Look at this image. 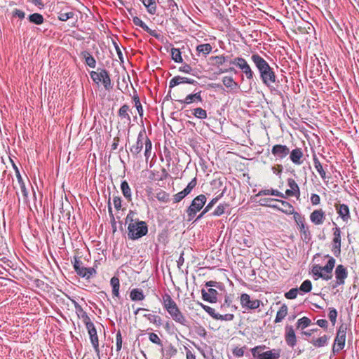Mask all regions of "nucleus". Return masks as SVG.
<instances>
[{
  "label": "nucleus",
  "instance_id": "obj_30",
  "mask_svg": "<svg viewBox=\"0 0 359 359\" xmlns=\"http://www.w3.org/2000/svg\"><path fill=\"white\" fill-rule=\"evenodd\" d=\"M142 1L149 14H156L157 9L156 0H142Z\"/></svg>",
  "mask_w": 359,
  "mask_h": 359
},
{
  "label": "nucleus",
  "instance_id": "obj_57",
  "mask_svg": "<svg viewBox=\"0 0 359 359\" xmlns=\"http://www.w3.org/2000/svg\"><path fill=\"white\" fill-rule=\"evenodd\" d=\"M74 16V13L69 11V12H60L58 14V19L60 21H67V20L72 18Z\"/></svg>",
  "mask_w": 359,
  "mask_h": 359
},
{
  "label": "nucleus",
  "instance_id": "obj_44",
  "mask_svg": "<svg viewBox=\"0 0 359 359\" xmlns=\"http://www.w3.org/2000/svg\"><path fill=\"white\" fill-rule=\"evenodd\" d=\"M132 99H133V100L135 102V107L137 109V111L138 112L139 116H140V118H142L143 117L144 110H143L142 105V104L140 102L139 96L137 95V93H135L133 95Z\"/></svg>",
  "mask_w": 359,
  "mask_h": 359
},
{
  "label": "nucleus",
  "instance_id": "obj_33",
  "mask_svg": "<svg viewBox=\"0 0 359 359\" xmlns=\"http://www.w3.org/2000/svg\"><path fill=\"white\" fill-rule=\"evenodd\" d=\"M223 84L231 90L238 88V84L233 80L231 76H224L222 79Z\"/></svg>",
  "mask_w": 359,
  "mask_h": 359
},
{
  "label": "nucleus",
  "instance_id": "obj_41",
  "mask_svg": "<svg viewBox=\"0 0 359 359\" xmlns=\"http://www.w3.org/2000/svg\"><path fill=\"white\" fill-rule=\"evenodd\" d=\"M229 63L231 65H234L241 70H242L243 67H245V65L248 64L246 60L241 57H236L233 60H229Z\"/></svg>",
  "mask_w": 359,
  "mask_h": 359
},
{
  "label": "nucleus",
  "instance_id": "obj_21",
  "mask_svg": "<svg viewBox=\"0 0 359 359\" xmlns=\"http://www.w3.org/2000/svg\"><path fill=\"white\" fill-rule=\"evenodd\" d=\"M326 257H329V260L325 266H321V269L325 276H327V277H329L325 278V280H329L332 278V271L334 267L336 261L335 259L332 257H330L329 255H327Z\"/></svg>",
  "mask_w": 359,
  "mask_h": 359
},
{
  "label": "nucleus",
  "instance_id": "obj_14",
  "mask_svg": "<svg viewBox=\"0 0 359 359\" xmlns=\"http://www.w3.org/2000/svg\"><path fill=\"white\" fill-rule=\"evenodd\" d=\"M334 206L337 213L343 222H348L351 219L350 209L346 204L336 203Z\"/></svg>",
  "mask_w": 359,
  "mask_h": 359
},
{
  "label": "nucleus",
  "instance_id": "obj_38",
  "mask_svg": "<svg viewBox=\"0 0 359 359\" xmlns=\"http://www.w3.org/2000/svg\"><path fill=\"white\" fill-rule=\"evenodd\" d=\"M329 339L330 337L325 334L318 339H312L311 342L315 347H323L327 345Z\"/></svg>",
  "mask_w": 359,
  "mask_h": 359
},
{
  "label": "nucleus",
  "instance_id": "obj_55",
  "mask_svg": "<svg viewBox=\"0 0 359 359\" xmlns=\"http://www.w3.org/2000/svg\"><path fill=\"white\" fill-rule=\"evenodd\" d=\"M312 289V284L311 280H306L300 285L299 290L304 292H309Z\"/></svg>",
  "mask_w": 359,
  "mask_h": 359
},
{
  "label": "nucleus",
  "instance_id": "obj_19",
  "mask_svg": "<svg viewBox=\"0 0 359 359\" xmlns=\"http://www.w3.org/2000/svg\"><path fill=\"white\" fill-rule=\"evenodd\" d=\"M325 219V213L322 209L313 210L310 215V220L315 225L322 224Z\"/></svg>",
  "mask_w": 359,
  "mask_h": 359
},
{
  "label": "nucleus",
  "instance_id": "obj_45",
  "mask_svg": "<svg viewBox=\"0 0 359 359\" xmlns=\"http://www.w3.org/2000/svg\"><path fill=\"white\" fill-rule=\"evenodd\" d=\"M192 115L199 119H205L207 118V111L201 107H197L192 111Z\"/></svg>",
  "mask_w": 359,
  "mask_h": 359
},
{
  "label": "nucleus",
  "instance_id": "obj_36",
  "mask_svg": "<svg viewBox=\"0 0 359 359\" xmlns=\"http://www.w3.org/2000/svg\"><path fill=\"white\" fill-rule=\"evenodd\" d=\"M143 316L146 318L151 323L154 324L157 327H159L162 325V319L157 315L147 313L144 314Z\"/></svg>",
  "mask_w": 359,
  "mask_h": 359
},
{
  "label": "nucleus",
  "instance_id": "obj_13",
  "mask_svg": "<svg viewBox=\"0 0 359 359\" xmlns=\"http://www.w3.org/2000/svg\"><path fill=\"white\" fill-rule=\"evenodd\" d=\"M290 153V148L285 144H275L271 149V154L277 160H283Z\"/></svg>",
  "mask_w": 359,
  "mask_h": 359
},
{
  "label": "nucleus",
  "instance_id": "obj_58",
  "mask_svg": "<svg viewBox=\"0 0 359 359\" xmlns=\"http://www.w3.org/2000/svg\"><path fill=\"white\" fill-rule=\"evenodd\" d=\"M167 6L169 9L171 10L172 15H173L175 14V13L178 12V6L177 3L174 0H168L167 1Z\"/></svg>",
  "mask_w": 359,
  "mask_h": 359
},
{
  "label": "nucleus",
  "instance_id": "obj_26",
  "mask_svg": "<svg viewBox=\"0 0 359 359\" xmlns=\"http://www.w3.org/2000/svg\"><path fill=\"white\" fill-rule=\"evenodd\" d=\"M81 56L85 60V62L88 66H89L91 68L95 67L96 60L88 51H82L81 53Z\"/></svg>",
  "mask_w": 359,
  "mask_h": 359
},
{
  "label": "nucleus",
  "instance_id": "obj_48",
  "mask_svg": "<svg viewBox=\"0 0 359 359\" xmlns=\"http://www.w3.org/2000/svg\"><path fill=\"white\" fill-rule=\"evenodd\" d=\"M229 207L227 203H220L216 209L212 212V216H221L225 212V210Z\"/></svg>",
  "mask_w": 359,
  "mask_h": 359
},
{
  "label": "nucleus",
  "instance_id": "obj_62",
  "mask_svg": "<svg viewBox=\"0 0 359 359\" xmlns=\"http://www.w3.org/2000/svg\"><path fill=\"white\" fill-rule=\"evenodd\" d=\"M170 177V175L167 170L164 168L161 169V172H160V175L157 174V177H155V180L158 181H163L166 180Z\"/></svg>",
  "mask_w": 359,
  "mask_h": 359
},
{
  "label": "nucleus",
  "instance_id": "obj_37",
  "mask_svg": "<svg viewBox=\"0 0 359 359\" xmlns=\"http://www.w3.org/2000/svg\"><path fill=\"white\" fill-rule=\"evenodd\" d=\"M110 284L112 287V294L114 297H119L120 282L118 278L116 276L112 277L110 280Z\"/></svg>",
  "mask_w": 359,
  "mask_h": 359
},
{
  "label": "nucleus",
  "instance_id": "obj_32",
  "mask_svg": "<svg viewBox=\"0 0 359 359\" xmlns=\"http://www.w3.org/2000/svg\"><path fill=\"white\" fill-rule=\"evenodd\" d=\"M27 19L29 22L36 25H42L45 20L43 16L38 13H34L33 14L29 15Z\"/></svg>",
  "mask_w": 359,
  "mask_h": 359
},
{
  "label": "nucleus",
  "instance_id": "obj_22",
  "mask_svg": "<svg viewBox=\"0 0 359 359\" xmlns=\"http://www.w3.org/2000/svg\"><path fill=\"white\" fill-rule=\"evenodd\" d=\"M177 102L182 104H190L194 102H202L203 98L201 97V91H198L194 94H189L183 100H177Z\"/></svg>",
  "mask_w": 359,
  "mask_h": 359
},
{
  "label": "nucleus",
  "instance_id": "obj_15",
  "mask_svg": "<svg viewBox=\"0 0 359 359\" xmlns=\"http://www.w3.org/2000/svg\"><path fill=\"white\" fill-rule=\"evenodd\" d=\"M285 340L290 347H294L297 344V337L292 325L285 326Z\"/></svg>",
  "mask_w": 359,
  "mask_h": 359
},
{
  "label": "nucleus",
  "instance_id": "obj_9",
  "mask_svg": "<svg viewBox=\"0 0 359 359\" xmlns=\"http://www.w3.org/2000/svg\"><path fill=\"white\" fill-rule=\"evenodd\" d=\"M333 225L334 226L332 229V231L333 233V239H332V252L336 257L339 256L341 253V229L337 226L335 222H333Z\"/></svg>",
  "mask_w": 359,
  "mask_h": 359
},
{
  "label": "nucleus",
  "instance_id": "obj_34",
  "mask_svg": "<svg viewBox=\"0 0 359 359\" xmlns=\"http://www.w3.org/2000/svg\"><path fill=\"white\" fill-rule=\"evenodd\" d=\"M121 189L123 193V195L127 199V201H131V200H132L131 189H130L127 181L124 180L121 182Z\"/></svg>",
  "mask_w": 359,
  "mask_h": 359
},
{
  "label": "nucleus",
  "instance_id": "obj_27",
  "mask_svg": "<svg viewBox=\"0 0 359 359\" xmlns=\"http://www.w3.org/2000/svg\"><path fill=\"white\" fill-rule=\"evenodd\" d=\"M298 229L301 233V238L302 241L306 243H309L311 239V234L309 226L306 225V224H305L302 225V226L299 227Z\"/></svg>",
  "mask_w": 359,
  "mask_h": 359
},
{
  "label": "nucleus",
  "instance_id": "obj_29",
  "mask_svg": "<svg viewBox=\"0 0 359 359\" xmlns=\"http://www.w3.org/2000/svg\"><path fill=\"white\" fill-rule=\"evenodd\" d=\"M130 298L132 301H142L145 299V295L141 289L135 288L130 291Z\"/></svg>",
  "mask_w": 359,
  "mask_h": 359
},
{
  "label": "nucleus",
  "instance_id": "obj_43",
  "mask_svg": "<svg viewBox=\"0 0 359 359\" xmlns=\"http://www.w3.org/2000/svg\"><path fill=\"white\" fill-rule=\"evenodd\" d=\"M149 339L151 342L161 347V352L162 354L164 353V349L163 348V342L159 338V337L154 332L149 333Z\"/></svg>",
  "mask_w": 359,
  "mask_h": 359
},
{
  "label": "nucleus",
  "instance_id": "obj_46",
  "mask_svg": "<svg viewBox=\"0 0 359 359\" xmlns=\"http://www.w3.org/2000/svg\"><path fill=\"white\" fill-rule=\"evenodd\" d=\"M311 323V320L308 317H303L299 319L297 322V327L301 330H304L309 327Z\"/></svg>",
  "mask_w": 359,
  "mask_h": 359
},
{
  "label": "nucleus",
  "instance_id": "obj_61",
  "mask_svg": "<svg viewBox=\"0 0 359 359\" xmlns=\"http://www.w3.org/2000/svg\"><path fill=\"white\" fill-rule=\"evenodd\" d=\"M100 69H97V71H91L90 72V76L92 80L97 84H99L101 82V77L100 76Z\"/></svg>",
  "mask_w": 359,
  "mask_h": 359
},
{
  "label": "nucleus",
  "instance_id": "obj_47",
  "mask_svg": "<svg viewBox=\"0 0 359 359\" xmlns=\"http://www.w3.org/2000/svg\"><path fill=\"white\" fill-rule=\"evenodd\" d=\"M312 273L314 276H316L315 279H318L319 278L325 280V278H328L327 276H325L323 272L322 271L321 266L319 264H316L312 268Z\"/></svg>",
  "mask_w": 359,
  "mask_h": 359
},
{
  "label": "nucleus",
  "instance_id": "obj_63",
  "mask_svg": "<svg viewBox=\"0 0 359 359\" xmlns=\"http://www.w3.org/2000/svg\"><path fill=\"white\" fill-rule=\"evenodd\" d=\"M298 294L297 288H292L288 292H285V297L288 299H294L297 297Z\"/></svg>",
  "mask_w": 359,
  "mask_h": 359
},
{
  "label": "nucleus",
  "instance_id": "obj_18",
  "mask_svg": "<svg viewBox=\"0 0 359 359\" xmlns=\"http://www.w3.org/2000/svg\"><path fill=\"white\" fill-rule=\"evenodd\" d=\"M182 83H189L196 86V84H198V82L192 79L182 77L180 76H175L170 81L169 88H172L175 86Z\"/></svg>",
  "mask_w": 359,
  "mask_h": 359
},
{
  "label": "nucleus",
  "instance_id": "obj_6",
  "mask_svg": "<svg viewBox=\"0 0 359 359\" xmlns=\"http://www.w3.org/2000/svg\"><path fill=\"white\" fill-rule=\"evenodd\" d=\"M207 198L204 194H201L194 198L191 205L187 210L188 221L192 220L196 213L199 212L205 204Z\"/></svg>",
  "mask_w": 359,
  "mask_h": 359
},
{
  "label": "nucleus",
  "instance_id": "obj_7",
  "mask_svg": "<svg viewBox=\"0 0 359 359\" xmlns=\"http://www.w3.org/2000/svg\"><path fill=\"white\" fill-rule=\"evenodd\" d=\"M74 269L79 276L89 279L93 274L96 273V271L93 267H85L82 261L77 257H74V259L72 261Z\"/></svg>",
  "mask_w": 359,
  "mask_h": 359
},
{
  "label": "nucleus",
  "instance_id": "obj_3",
  "mask_svg": "<svg viewBox=\"0 0 359 359\" xmlns=\"http://www.w3.org/2000/svg\"><path fill=\"white\" fill-rule=\"evenodd\" d=\"M162 304L163 309L169 313L172 319L177 323L188 327L189 320L179 309L177 303L168 293L162 296Z\"/></svg>",
  "mask_w": 359,
  "mask_h": 359
},
{
  "label": "nucleus",
  "instance_id": "obj_49",
  "mask_svg": "<svg viewBox=\"0 0 359 359\" xmlns=\"http://www.w3.org/2000/svg\"><path fill=\"white\" fill-rule=\"evenodd\" d=\"M266 346L264 345L257 346L251 349L252 355L254 358L259 359L261 358L262 353H263V351L265 349Z\"/></svg>",
  "mask_w": 359,
  "mask_h": 359
},
{
  "label": "nucleus",
  "instance_id": "obj_1",
  "mask_svg": "<svg viewBox=\"0 0 359 359\" xmlns=\"http://www.w3.org/2000/svg\"><path fill=\"white\" fill-rule=\"evenodd\" d=\"M251 60L257 67L262 83L267 87L271 88V84L276 82V75L273 68L258 53L251 55Z\"/></svg>",
  "mask_w": 359,
  "mask_h": 359
},
{
  "label": "nucleus",
  "instance_id": "obj_42",
  "mask_svg": "<svg viewBox=\"0 0 359 359\" xmlns=\"http://www.w3.org/2000/svg\"><path fill=\"white\" fill-rule=\"evenodd\" d=\"M212 46L210 43L200 44L196 47V51L204 55L209 54L212 51Z\"/></svg>",
  "mask_w": 359,
  "mask_h": 359
},
{
  "label": "nucleus",
  "instance_id": "obj_52",
  "mask_svg": "<svg viewBox=\"0 0 359 359\" xmlns=\"http://www.w3.org/2000/svg\"><path fill=\"white\" fill-rule=\"evenodd\" d=\"M292 215H293V217H294L295 222L298 225V228L302 226V225H304L306 224L305 218L301 214H299L297 212H294Z\"/></svg>",
  "mask_w": 359,
  "mask_h": 359
},
{
  "label": "nucleus",
  "instance_id": "obj_25",
  "mask_svg": "<svg viewBox=\"0 0 359 359\" xmlns=\"http://www.w3.org/2000/svg\"><path fill=\"white\" fill-rule=\"evenodd\" d=\"M100 76L104 88L106 90L111 89L113 86L108 71L105 69H100Z\"/></svg>",
  "mask_w": 359,
  "mask_h": 359
},
{
  "label": "nucleus",
  "instance_id": "obj_39",
  "mask_svg": "<svg viewBox=\"0 0 359 359\" xmlns=\"http://www.w3.org/2000/svg\"><path fill=\"white\" fill-rule=\"evenodd\" d=\"M17 180L18 182L20 187L21 192L24 196L25 200H26L28 198V191L27 190L25 183L22 179V177L20 172H17Z\"/></svg>",
  "mask_w": 359,
  "mask_h": 359
},
{
  "label": "nucleus",
  "instance_id": "obj_40",
  "mask_svg": "<svg viewBox=\"0 0 359 359\" xmlns=\"http://www.w3.org/2000/svg\"><path fill=\"white\" fill-rule=\"evenodd\" d=\"M209 60L212 62V65L217 67H219V66L226 62V57L224 55L211 56Z\"/></svg>",
  "mask_w": 359,
  "mask_h": 359
},
{
  "label": "nucleus",
  "instance_id": "obj_2",
  "mask_svg": "<svg viewBox=\"0 0 359 359\" xmlns=\"http://www.w3.org/2000/svg\"><path fill=\"white\" fill-rule=\"evenodd\" d=\"M128 226V237L130 240H137L148 233V226L144 221L136 218V213L130 210L126 217Z\"/></svg>",
  "mask_w": 359,
  "mask_h": 359
},
{
  "label": "nucleus",
  "instance_id": "obj_60",
  "mask_svg": "<svg viewBox=\"0 0 359 359\" xmlns=\"http://www.w3.org/2000/svg\"><path fill=\"white\" fill-rule=\"evenodd\" d=\"M241 71L245 74L248 79L251 80L253 79L254 73L248 64Z\"/></svg>",
  "mask_w": 359,
  "mask_h": 359
},
{
  "label": "nucleus",
  "instance_id": "obj_20",
  "mask_svg": "<svg viewBox=\"0 0 359 359\" xmlns=\"http://www.w3.org/2000/svg\"><path fill=\"white\" fill-rule=\"evenodd\" d=\"M287 185L290 189L286 190L285 194L289 196H295L298 198L300 196V189L295 180L292 178L287 179Z\"/></svg>",
  "mask_w": 359,
  "mask_h": 359
},
{
  "label": "nucleus",
  "instance_id": "obj_64",
  "mask_svg": "<svg viewBox=\"0 0 359 359\" xmlns=\"http://www.w3.org/2000/svg\"><path fill=\"white\" fill-rule=\"evenodd\" d=\"M166 355L169 357H172L177 353V348L171 344L168 345V346L165 349Z\"/></svg>",
  "mask_w": 359,
  "mask_h": 359
},
{
  "label": "nucleus",
  "instance_id": "obj_54",
  "mask_svg": "<svg viewBox=\"0 0 359 359\" xmlns=\"http://www.w3.org/2000/svg\"><path fill=\"white\" fill-rule=\"evenodd\" d=\"M156 198L159 201L168 203L170 201V195L164 191L157 193Z\"/></svg>",
  "mask_w": 359,
  "mask_h": 359
},
{
  "label": "nucleus",
  "instance_id": "obj_28",
  "mask_svg": "<svg viewBox=\"0 0 359 359\" xmlns=\"http://www.w3.org/2000/svg\"><path fill=\"white\" fill-rule=\"evenodd\" d=\"M288 308L285 304H282L279 310L277 311L276 318L274 320L275 323H280L287 315Z\"/></svg>",
  "mask_w": 359,
  "mask_h": 359
},
{
  "label": "nucleus",
  "instance_id": "obj_4",
  "mask_svg": "<svg viewBox=\"0 0 359 359\" xmlns=\"http://www.w3.org/2000/svg\"><path fill=\"white\" fill-rule=\"evenodd\" d=\"M145 146L144 156L147 161L151 154L152 143L146 135L145 129L142 130L137 135L136 142L130 147V151L135 159L139 158L142 151L143 146Z\"/></svg>",
  "mask_w": 359,
  "mask_h": 359
},
{
  "label": "nucleus",
  "instance_id": "obj_12",
  "mask_svg": "<svg viewBox=\"0 0 359 359\" xmlns=\"http://www.w3.org/2000/svg\"><path fill=\"white\" fill-rule=\"evenodd\" d=\"M334 273L336 282L334 285H332L333 288L344 284L345 280L348 277V271L344 265L339 264L336 267Z\"/></svg>",
  "mask_w": 359,
  "mask_h": 359
},
{
  "label": "nucleus",
  "instance_id": "obj_53",
  "mask_svg": "<svg viewBox=\"0 0 359 359\" xmlns=\"http://www.w3.org/2000/svg\"><path fill=\"white\" fill-rule=\"evenodd\" d=\"M140 27L142 28L151 36L155 37L156 39H159L161 36V35L159 33H158L156 30L151 29L144 22Z\"/></svg>",
  "mask_w": 359,
  "mask_h": 359
},
{
  "label": "nucleus",
  "instance_id": "obj_5",
  "mask_svg": "<svg viewBox=\"0 0 359 359\" xmlns=\"http://www.w3.org/2000/svg\"><path fill=\"white\" fill-rule=\"evenodd\" d=\"M259 204L278 210L286 215H292L295 212L294 207L289 202L283 200L264 198L259 201Z\"/></svg>",
  "mask_w": 359,
  "mask_h": 359
},
{
  "label": "nucleus",
  "instance_id": "obj_8",
  "mask_svg": "<svg viewBox=\"0 0 359 359\" xmlns=\"http://www.w3.org/2000/svg\"><path fill=\"white\" fill-rule=\"evenodd\" d=\"M346 334V327L344 325L339 326L336 337L334 339V345L332 346V353H338L345 346Z\"/></svg>",
  "mask_w": 359,
  "mask_h": 359
},
{
  "label": "nucleus",
  "instance_id": "obj_59",
  "mask_svg": "<svg viewBox=\"0 0 359 359\" xmlns=\"http://www.w3.org/2000/svg\"><path fill=\"white\" fill-rule=\"evenodd\" d=\"M328 317L333 325H335L337 317V311L334 308H329Z\"/></svg>",
  "mask_w": 359,
  "mask_h": 359
},
{
  "label": "nucleus",
  "instance_id": "obj_10",
  "mask_svg": "<svg viewBox=\"0 0 359 359\" xmlns=\"http://www.w3.org/2000/svg\"><path fill=\"white\" fill-rule=\"evenodd\" d=\"M196 184L197 179L196 177H194L182 191L173 195V203H177L182 201L187 196H188L192 191V190L196 187Z\"/></svg>",
  "mask_w": 359,
  "mask_h": 359
},
{
  "label": "nucleus",
  "instance_id": "obj_11",
  "mask_svg": "<svg viewBox=\"0 0 359 359\" xmlns=\"http://www.w3.org/2000/svg\"><path fill=\"white\" fill-rule=\"evenodd\" d=\"M241 304L242 308L247 310H253L259 307L262 302L259 299H251L249 294L243 293L241 295Z\"/></svg>",
  "mask_w": 359,
  "mask_h": 359
},
{
  "label": "nucleus",
  "instance_id": "obj_16",
  "mask_svg": "<svg viewBox=\"0 0 359 359\" xmlns=\"http://www.w3.org/2000/svg\"><path fill=\"white\" fill-rule=\"evenodd\" d=\"M88 332L90 337V342L92 346L96 352L97 355L99 356L100 355V348H99V339L97 333V330L94 326H92L89 328H87Z\"/></svg>",
  "mask_w": 359,
  "mask_h": 359
},
{
  "label": "nucleus",
  "instance_id": "obj_35",
  "mask_svg": "<svg viewBox=\"0 0 359 359\" xmlns=\"http://www.w3.org/2000/svg\"><path fill=\"white\" fill-rule=\"evenodd\" d=\"M260 356L261 358L259 359H278L280 357V351L276 349L267 351L262 353Z\"/></svg>",
  "mask_w": 359,
  "mask_h": 359
},
{
  "label": "nucleus",
  "instance_id": "obj_17",
  "mask_svg": "<svg viewBox=\"0 0 359 359\" xmlns=\"http://www.w3.org/2000/svg\"><path fill=\"white\" fill-rule=\"evenodd\" d=\"M290 159L294 164L300 165L303 163L304 154L302 148L296 147L290 151Z\"/></svg>",
  "mask_w": 359,
  "mask_h": 359
},
{
  "label": "nucleus",
  "instance_id": "obj_24",
  "mask_svg": "<svg viewBox=\"0 0 359 359\" xmlns=\"http://www.w3.org/2000/svg\"><path fill=\"white\" fill-rule=\"evenodd\" d=\"M129 111L130 107L126 104L122 105L118 111V116L121 120H123L124 122L127 123L128 125L131 123V118Z\"/></svg>",
  "mask_w": 359,
  "mask_h": 359
},
{
  "label": "nucleus",
  "instance_id": "obj_31",
  "mask_svg": "<svg viewBox=\"0 0 359 359\" xmlns=\"http://www.w3.org/2000/svg\"><path fill=\"white\" fill-rule=\"evenodd\" d=\"M313 161L314 163V167L319 173L320 176L323 180L326 178V172L324 170L322 164L320 163L319 159L318 158L316 154L313 155Z\"/></svg>",
  "mask_w": 359,
  "mask_h": 359
},
{
  "label": "nucleus",
  "instance_id": "obj_50",
  "mask_svg": "<svg viewBox=\"0 0 359 359\" xmlns=\"http://www.w3.org/2000/svg\"><path fill=\"white\" fill-rule=\"evenodd\" d=\"M171 55H172V59L175 62L182 63L183 62V59L182 57L181 52H180V49L172 48L171 49Z\"/></svg>",
  "mask_w": 359,
  "mask_h": 359
},
{
  "label": "nucleus",
  "instance_id": "obj_23",
  "mask_svg": "<svg viewBox=\"0 0 359 359\" xmlns=\"http://www.w3.org/2000/svg\"><path fill=\"white\" fill-rule=\"evenodd\" d=\"M202 297L203 300L210 303H216L217 301L218 292L213 288H209L208 290L203 289L201 290Z\"/></svg>",
  "mask_w": 359,
  "mask_h": 359
},
{
  "label": "nucleus",
  "instance_id": "obj_56",
  "mask_svg": "<svg viewBox=\"0 0 359 359\" xmlns=\"http://www.w3.org/2000/svg\"><path fill=\"white\" fill-rule=\"evenodd\" d=\"M199 304L205 311H206L212 318L216 320V316H217L218 313L215 312L214 309L202 303H200Z\"/></svg>",
  "mask_w": 359,
  "mask_h": 359
},
{
  "label": "nucleus",
  "instance_id": "obj_51",
  "mask_svg": "<svg viewBox=\"0 0 359 359\" xmlns=\"http://www.w3.org/2000/svg\"><path fill=\"white\" fill-rule=\"evenodd\" d=\"M226 189H224L222 192L216 196L215 198H212L208 205L205 207V212H208L210 210L212 209V208L216 204V203L223 196Z\"/></svg>",
  "mask_w": 359,
  "mask_h": 359
}]
</instances>
